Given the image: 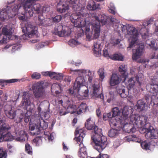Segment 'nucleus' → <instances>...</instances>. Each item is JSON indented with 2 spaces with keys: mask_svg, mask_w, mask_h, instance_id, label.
<instances>
[{
  "mask_svg": "<svg viewBox=\"0 0 158 158\" xmlns=\"http://www.w3.org/2000/svg\"><path fill=\"white\" fill-rule=\"evenodd\" d=\"M85 126L87 130H92L94 131L91 135V139L94 144V147L99 152H101L106 147L107 138L102 135V129L95 125L91 118L87 120Z\"/></svg>",
  "mask_w": 158,
  "mask_h": 158,
  "instance_id": "f257e3e1",
  "label": "nucleus"
},
{
  "mask_svg": "<svg viewBox=\"0 0 158 158\" xmlns=\"http://www.w3.org/2000/svg\"><path fill=\"white\" fill-rule=\"evenodd\" d=\"M90 19L91 23L88 24L92 26L93 31H94V39L98 38L100 35L101 23L102 25H105L108 22L113 27L118 26L117 20L111 16H107L104 14L97 15L94 14Z\"/></svg>",
  "mask_w": 158,
  "mask_h": 158,
  "instance_id": "f03ea898",
  "label": "nucleus"
},
{
  "mask_svg": "<svg viewBox=\"0 0 158 158\" xmlns=\"http://www.w3.org/2000/svg\"><path fill=\"white\" fill-rule=\"evenodd\" d=\"M76 12L72 14L70 17L71 22L73 23L75 27H78L81 30V28L84 27L86 25L91 23L92 15H90L86 12V9L82 12L79 10L74 11Z\"/></svg>",
  "mask_w": 158,
  "mask_h": 158,
  "instance_id": "7ed1b4c3",
  "label": "nucleus"
},
{
  "mask_svg": "<svg viewBox=\"0 0 158 158\" xmlns=\"http://www.w3.org/2000/svg\"><path fill=\"white\" fill-rule=\"evenodd\" d=\"M5 118H0V142L3 141H11L14 139V137L11 135L8 131L10 127L7 124L5 123Z\"/></svg>",
  "mask_w": 158,
  "mask_h": 158,
  "instance_id": "20e7f679",
  "label": "nucleus"
},
{
  "mask_svg": "<svg viewBox=\"0 0 158 158\" xmlns=\"http://www.w3.org/2000/svg\"><path fill=\"white\" fill-rule=\"evenodd\" d=\"M75 134L76 141L79 143L80 147L78 152H84L87 153L86 147L84 146L82 143L85 135V128H80L79 127H77L75 132Z\"/></svg>",
  "mask_w": 158,
  "mask_h": 158,
  "instance_id": "39448f33",
  "label": "nucleus"
},
{
  "mask_svg": "<svg viewBox=\"0 0 158 158\" xmlns=\"http://www.w3.org/2000/svg\"><path fill=\"white\" fill-rule=\"evenodd\" d=\"M148 118L145 116H139L138 115L133 114L130 117V120L134 126L137 127H140L148 125V127L151 126L149 123H147Z\"/></svg>",
  "mask_w": 158,
  "mask_h": 158,
  "instance_id": "423d86ee",
  "label": "nucleus"
},
{
  "mask_svg": "<svg viewBox=\"0 0 158 158\" xmlns=\"http://www.w3.org/2000/svg\"><path fill=\"white\" fill-rule=\"evenodd\" d=\"M124 27L127 29V35H129L131 39V41L129 44V45L127 47V49L129 50V49L133 46L134 44L137 41L138 39L139 33L137 30L133 27H123L122 30L123 31Z\"/></svg>",
  "mask_w": 158,
  "mask_h": 158,
  "instance_id": "0eeeda50",
  "label": "nucleus"
},
{
  "mask_svg": "<svg viewBox=\"0 0 158 158\" xmlns=\"http://www.w3.org/2000/svg\"><path fill=\"white\" fill-rule=\"evenodd\" d=\"M65 3L69 5L73 11L79 10L82 12L85 10L86 4L84 1L80 2L79 0H64Z\"/></svg>",
  "mask_w": 158,
  "mask_h": 158,
  "instance_id": "6e6552de",
  "label": "nucleus"
},
{
  "mask_svg": "<svg viewBox=\"0 0 158 158\" xmlns=\"http://www.w3.org/2000/svg\"><path fill=\"white\" fill-rule=\"evenodd\" d=\"M146 88L150 92L154 94L156 93L153 95L155 97L158 92V75L151 77L150 83L146 86Z\"/></svg>",
  "mask_w": 158,
  "mask_h": 158,
  "instance_id": "1a4fd4ad",
  "label": "nucleus"
},
{
  "mask_svg": "<svg viewBox=\"0 0 158 158\" xmlns=\"http://www.w3.org/2000/svg\"><path fill=\"white\" fill-rule=\"evenodd\" d=\"M43 83L41 82H37L32 85L31 88L33 91L35 97L36 98L42 97L44 94Z\"/></svg>",
  "mask_w": 158,
  "mask_h": 158,
  "instance_id": "9d476101",
  "label": "nucleus"
},
{
  "mask_svg": "<svg viewBox=\"0 0 158 158\" xmlns=\"http://www.w3.org/2000/svg\"><path fill=\"white\" fill-rule=\"evenodd\" d=\"M20 105V107L24 106V108L27 111V113L29 112L30 115L31 114L34 106L33 105L30 104L29 98L26 92L23 93V100Z\"/></svg>",
  "mask_w": 158,
  "mask_h": 158,
  "instance_id": "9b49d317",
  "label": "nucleus"
},
{
  "mask_svg": "<svg viewBox=\"0 0 158 158\" xmlns=\"http://www.w3.org/2000/svg\"><path fill=\"white\" fill-rule=\"evenodd\" d=\"M134 109L131 107L125 106L122 110V115L119 118L120 121L123 122H126L127 123L129 122V118L132 115Z\"/></svg>",
  "mask_w": 158,
  "mask_h": 158,
  "instance_id": "f8f14e48",
  "label": "nucleus"
},
{
  "mask_svg": "<svg viewBox=\"0 0 158 158\" xmlns=\"http://www.w3.org/2000/svg\"><path fill=\"white\" fill-rule=\"evenodd\" d=\"M146 43L153 49L152 52L150 55V58L158 59V48L156 46V41L154 40H146Z\"/></svg>",
  "mask_w": 158,
  "mask_h": 158,
  "instance_id": "ddd939ff",
  "label": "nucleus"
},
{
  "mask_svg": "<svg viewBox=\"0 0 158 158\" xmlns=\"http://www.w3.org/2000/svg\"><path fill=\"white\" fill-rule=\"evenodd\" d=\"M119 126H122L123 130L126 132L128 133H133L135 132L136 131L135 128L134 127L132 123L130 120H129V122L126 123V122H123L120 121Z\"/></svg>",
  "mask_w": 158,
  "mask_h": 158,
  "instance_id": "4468645a",
  "label": "nucleus"
},
{
  "mask_svg": "<svg viewBox=\"0 0 158 158\" xmlns=\"http://www.w3.org/2000/svg\"><path fill=\"white\" fill-rule=\"evenodd\" d=\"M23 33L27 34L29 36L35 34L37 31V28L36 26H33L30 23H27L25 26L22 27Z\"/></svg>",
  "mask_w": 158,
  "mask_h": 158,
  "instance_id": "2eb2a0df",
  "label": "nucleus"
},
{
  "mask_svg": "<svg viewBox=\"0 0 158 158\" xmlns=\"http://www.w3.org/2000/svg\"><path fill=\"white\" fill-rule=\"evenodd\" d=\"M84 80L83 77H77L73 86V89H70L69 90V93L71 94H73L74 92L79 93L80 88L83 86L82 84Z\"/></svg>",
  "mask_w": 158,
  "mask_h": 158,
  "instance_id": "dca6fc26",
  "label": "nucleus"
},
{
  "mask_svg": "<svg viewBox=\"0 0 158 158\" xmlns=\"http://www.w3.org/2000/svg\"><path fill=\"white\" fill-rule=\"evenodd\" d=\"M13 27L12 25H7L3 27L2 29V33L5 35L3 37L2 42H6L7 40L10 39V37H7V36H10L11 35L13 31Z\"/></svg>",
  "mask_w": 158,
  "mask_h": 158,
  "instance_id": "f3484780",
  "label": "nucleus"
},
{
  "mask_svg": "<svg viewBox=\"0 0 158 158\" xmlns=\"http://www.w3.org/2000/svg\"><path fill=\"white\" fill-rule=\"evenodd\" d=\"M147 139H155L158 138V129H154L152 126H150L147 128V132L145 134Z\"/></svg>",
  "mask_w": 158,
  "mask_h": 158,
  "instance_id": "a211bd4d",
  "label": "nucleus"
},
{
  "mask_svg": "<svg viewBox=\"0 0 158 158\" xmlns=\"http://www.w3.org/2000/svg\"><path fill=\"white\" fill-rule=\"evenodd\" d=\"M141 75L143 76L142 74H139L135 77H131L128 81L127 88L128 90H130L133 88L135 83V80L138 82L139 86L141 85V82L140 81L142 80V77H140Z\"/></svg>",
  "mask_w": 158,
  "mask_h": 158,
  "instance_id": "6ab92c4d",
  "label": "nucleus"
},
{
  "mask_svg": "<svg viewBox=\"0 0 158 158\" xmlns=\"http://www.w3.org/2000/svg\"><path fill=\"white\" fill-rule=\"evenodd\" d=\"M53 33L60 37L69 36L70 34L66 31L63 30V26L60 24L55 27Z\"/></svg>",
  "mask_w": 158,
  "mask_h": 158,
  "instance_id": "aec40b11",
  "label": "nucleus"
},
{
  "mask_svg": "<svg viewBox=\"0 0 158 158\" xmlns=\"http://www.w3.org/2000/svg\"><path fill=\"white\" fill-rule=\"evenodd\" d=\"M144 48L143 45H140L138 48L135 50H133V53L132 55L133 60H136L140 58L143 54V51Z\"/></svg>",
  "mask_w": 158,
  "mask_h": 158,
  "instance_id": "412c9836",
  "label": "nucleus"
},
{
  "mask_svg": "<svg viewBox=\"0 0 158 158\" xmlns=\"http://www.w3.org/2000/svg\"><path fill=\"white\" fill-rule=\"evenodd\" d=\"M69 4L65 3V0H60L56 6L57 10L60 13H64L69 9Z\"/></svg>",
  "mask_w": 158,
  "mask_h": 158,
  "instance_id": "4be33fe9",
  "label": "nucleus"
},
{
  "mask_svg": "<svg viewBox=\"0 0 158 158\" xmlns=\"http://www.w3.org/2000/svg\"><path fill=\"white\" fill-rule=\"evenodd\" d=\"M121 80V76L119 75L113 73L110 77L109 84L111 86H114L118 84Z\"/></svg>",
  "mask_w": 158,
  "mask_h": 158,
  "instance_id": "5701e85b",
  "label": "nucleus"
},
{
  "mask_svg": "<svg viewBox=\"0 0 158 158\" xmlns=\"http://www.w3.org/2000/svg\"><path fill=\"white\" fill-rule=\"evenodd\" d=\"M93 47V53L95 56L99 57L101 55V52L102 47L101 44L98 43V42H94Z\"/></svg>",
  "mask_w": 158,
  "mask_h": 158,
  "instance_id": "b1692460",
  "label": "nucleus"
},
{
  "mask_svg": "<svg viewBox=\"0 0 158 158\" xmlns=\"http://www.w3.org/2000/svg\"><path fill=\"white\" fill-rule=\"evenodd\" d=\"M114 127V129L110 130L108 132V135L110 137H113L117 135L118 134V131L122 129V126H120L119 123L116 127Z\"/></svg>",
  "mask_w": 158,
  "mask_h": 158,
  "instance_id": "393cba45",
  "label": "nucleus"
},
{
  "mask_svg": "<svg viewBox=\"0 0 158 158\" xmlns=\"http://www.w3.org/2000/svg\"><path fill=\"white\" fill-rule=\"evenodd\" d=\"M106 116L110 120V124L111 127H116L119 123V121H117L116 119L113 117L111 113L107 114Z\"/></svg>",
  "mask_w": 158,
  "mask_h": 158,
  "instance_id": "a878e982",
  "label": "nucleus"
},
{
  "mask_svg": "<svg viewBox=\"0 0 158 158\" xmlns=\"http://www.w3.org/2000/svg\"><path fill=\"white\" fill-rule=\"evenodd\" d=\"M119 70L122 77L125 80L128 76L126 65L124 64L121 65L119 67Z\"/></svg>",
  "mask_w": 158,
  "mask_h": 158,
  "instance_id": "bb28decb",
  "label": "nucleus"
},
{
  "mask_svg": "<svg viewBox=\"0 0 158 158\" xmlns=\"http://www.w3.org/2000/svg\"><path fill=\"white\" fill-rule=\"evenodd\" d=\"M93 93L94 96L100 98L101 100H103L104 99L103 95L102 94H98V92L99 89V86L98 85L94 84L93 85Z\"/></svg>",
  "mask_w": 158,
  "mask_h": 158,
  "instance_id": "cd10ccee",
  "label": "nucleus"
},
{
  "mask_svg": "<svg viewBox=\"0 0 158 158\" xmlns=\"http://www.w3.org/2000/svg\"><path fill=\"white\" fill-rule=\"evenodd\" d=\"M145 103L142 100H139L137 102L135 106V108L140 111L143 110L144 109Z\"/></svg>",
  "mask_w": 158,
  "mask_h": 158,
  "instance_id": "c85d7f7f",
  "label": "nucleus"
},
{
  "mask_svg": "<svg viewBox=\"0 0 158 158\" xmlns=\"http://www.w3.org/2000/svg\"><path fill=\"white\" fill-rule=\"evenodd\" d=\"M30 128L31 131V133L33 135L40 134V131L42 130L37 124H35L34 126L30 127Z\"/></svg>",
  "mask_w": 158,
  "mask_h": 158,
  "instance_id": "c756f323",
  "label": "nucleus"
},
{
  "mask_svg": "<svg viewBox=\"0 0 158 158\" xmlns=\"http://www.w3.org/2000/svg\"><path fill=\"white\" fill-rule=\"evenodd\" d=\"M88 109L86 103H81L77 109V113L78 114L85 112Z\"/></svg>",
  "mask_w": 158,
  "mask_h": 158,
  "instance_id": "7c9ffc66",
  "label": "nucleus"
},
{
  "mask_svg": "<svg viewBox=\"0 0 158 158\" xmlns=\"http://www.w3.org/2000/svg\"><path fill=\"white\" fill-rule=\"evenodd\" d=\"M40 118L41 119L39 118L38 119V123L37 124L39 126L41 130L46 129L48 127L47 123L42 118Z\"/></svg>",
  "mask_w": 158,
  "mask_h": 158,
  "instance_id": "2f4dec72",
  "label": "nucleus"
},
{
  "mask_svg": "<svg viewBox=\"0 0 158 158\" xmlns=\"http://www.w3.org/2000/svg\"><path fill=\"white\" fill-rule=\"evenodd\" d=\"M61 89V87L59 84L57 83H53L52 85L51 91L52 93H55L56 95L59 94L60 93L59 90Z\"/></svg>",
  "mask_w": 158,
  "mask_h": 158,
  "instance_id": "473e14b6",
  "label": "nucleus"
},
{
  "mask_svg": "<svg viewBox=\"0 0 158 158\" xmlns=\"http://www.w3.org/2000/svg\"><path fill=\"white\" fill-rule=\"evenodd\" d=\"M99 6L98 5H96L95 3L92 1L87 6V8L89 10H93L98 9Z\"/></svg>",
  "mask_w": 158,
  "mask_h": 158,
  "instance_id": "72a5a7b5",
  "label": "nucleus"
},
{
  "mask_svg": "<svg viewBox=\"0 0 158 158\" xmlns=\"http://www.w3.org/2000/svg\"><path fill=\"white\" fill-rule=\"evenodd\" d=\"M116 91L119 94L122 98H126L128 95L127 93V94H126L125 89H124L117 87Z\"/></svg>",
  "mask_w": 158,
  "mask_h": 158,
  "instance_id": "f704fd0d",
  "label": "nucleus"
},
{
  "mask_svg": "<svg viewBox=\"0 0 158 158\" xmlns=\"http://www.w3.org/2000/svg\"><path fill=\"white\" fill-rule=\"evenodd\" d=\"M7 14L6 10L5 9H3L0 12V19L2 21H4L7 19Z\"/></svg>",
  "mask_w": 158,
  "mask_h": 158,
  "instance_id": "c9c22d12",
  "label": "nucleus"
},
{
  "mask_svg": "<svg viewBox=\"0 0 158 158\" xmlns=\"http://www.w3.org/2000/svg\"><path fill=\"white\" fill-rule=\"evenodd\" d=\"M6 116L10 119H13L16 116L15 111L11 110L5 113Z\"/></svg>",
  "mask_w": 158,
  "mask_h": 158,
  "instance_id": "e433bc0d",
  "label": "nucleus"
},
{
  "mask_svg": "<svg viewBox=\"0 0 158 158\" xmlns=\"http://www.w3.org/2000/svg\"><path fill=\"white\" fill-rule=\"evenodd\" d=\"M85 28L84 29L86 35V37L87 39H90L91 37V34H90L89 33L90 30V25H88V24L86 25Z\"/></svg>",
  "mask_w": 158,
  "mask_h": 158,
  "instance_id": "4c0bfd02",
  "label": "nucleus"
},
{
  "mask_svg": "<svg viewBox=\"0 0 158 158\" xmlns=\"http://www.w3.org/2000/svg\"><path fill=\"white\" fill-rule=\"evenodd\" d=\"M22 133V135H20L19 137H18L17 138V140L19 141H23L25 140V138L27 137V135L24 131H20V135Z\"/></svg>",
  "mask_w": 158,
  "mask_h": 158,
  "instance_id": "58836bf2",
  "label": "nucleus"
},
{
  "mask_svg": "<svg viewBox=\"0 0 158 158\" xmlns=\"http://www.w3.org/2000/svg\"><path fill=\"white\" fill-rule=\"evenodd\" d=\"M42 137L41 136H38L34 139L33 142L35 143L36 146H39L42 143Z\"/></svg>",
  "mask_w": 158,
  "mask_h": 158,
  "instance_id": "ea45409f",
  "label": "nucleus"
},
{
  "mask_svg": "<svg viewBox=\"0 0 158 158\" xmlns=\"http://www.w3.org/2000/svg\"><path fill=\"white\" fill-rule=\"evenodd\" d=\"M98 73L99 75L100 78L103 80L105 77V70L103 68H101L98 69Z\"/></svg>",
  "mask_w": 158,
  "mask_h": 158,
  "instance_id": "a19ab883",
  "label": "nucleus"
},
{
  "mask_svg": "<svg viewBox=\"0 0 158 158\" xmlns=\"http://www.w3.org/2000/svg\"><path fill=\"white\" fill-rule=\"evenodd\" d=\"M112 116L113 117H115L116 116L119 115L120 113V111L118 108L117 107H114L112 110Z\"/></svg>",
  "mask_w": 158,
  "mask_h": 158,
  "instance_id": "79ce46f5",
  "label": "nucleus"
},
{
  "mask_svg": "<svg viewBox=\"0 0 158 158\" xmlns=\"http://www.w3.org/2000/svg\"><path fill=\"white\" fill-rule=\"evenodd\" d=\"M141 146L143 149L146 150L149 149L150 147L149 143L146 141H144L142 142L141 143Z\"/></svg>",
  "mask_w": 158,
  "mask_h": 158,
  "instance_id": "37998d69",
  "label": "nucleus"
},
{
  "mask_svg": "<svg viewBox=\"0 0 158 158\" xmlns=\"http://www.w3.org/2000/svg\"><path fill=\"white\" fill-rule=\"evenodd\" d=\"M26 152L29 154L32 155V149L31 146L28 143H26L25 146Z\"/></svg>",
  "mask_w": 158,
  "mask_h": 158,
  "instance_id": "c03bdc74",
  "label": "nucleus"
},
{
  "mask_svg": "<svg viewBox=\"0 0 158 158\" xmlns=\"http://www.w3.org/2000/svg\"><path fill=\"white\" fill-rule=\"evenodd\" d=\"M69 44L71 46L73 47L79 44V43L76 40L71 39L69 41Z\"/></svg>",
  "mask_w": 158,
  "mask_h": 158,
  "instance_id": "a18cd8bd",
  "label": "nucleus"
},
{
  "mask_svg": "<svg viewBox=\"0 0 158 158\" xmlns=\"http://www.w3.org/2000/svg\"><path fill=\"white\" fill-rule=\"evenodd\" d=\"M7 156L6 151L0 148V158H6Z\"/></svg>",
  "mask_w": 158,
  "mask_h": 158,
  "instance_id": "49530a36",
  "label": "nucleus"
},
{
  "mask_svg": "<svg viewBox=\"0 0 158 158\" xmlns=\"http://www.w3.org/2000/svg\"><path fill=\"white\" fill-rule=\"evenodd\" d=\"M111 59L114 60H120L123 61V58L118 54H114L111 57Z\"/></svg>",
  "mask_w": 158,
  "mask_h": 158,
  "instance_id": "de8ad7c7",
  "label": "nucleus"
},
{
  "mask_svg": "<svg viewBox=\"0 0 158 158\" xmlns=\"http://www.w3.org/2000/svg\"><path fill=\"white\" fill-rule=\"evenodd\" d=\"M55 74H53L52 76V77L56 80H60L63 78V74L61 73L57 74L54 72Z\"/></svg>",
  "mask_w": 158,
  "mask_h": 158,
  "instance_id": "09e8293b",
  "label": "nucleus"
},
{
  "mask_svg": "<svg viewBox=\"0 0 158 158\" xmlns=\"http://www.w3.org/2000/svg\"><path fill=\"white\" fill-rule=\"evenodd\" d=\"M4 109L5 113L7 112L12 110V106L11 104L9 103H7L6 105H5L4 106Z\"/></svg>",
  "mask_w": 158,
  "mask_h": 158,
  "instance_id": "8fccbe9b",
  "label": "nucleus"
},
{
  "mask_svg": "<svg viewBox=\"0 0 158 158\" xmlns=\"http://www.w3.org/2000/svg\"><path fill=\"white\" fill-rule=\"evenodd\" d=\"M41 76V75L39 73H34L32 74L31 77L33 79H38L40 78Z\"/></svg>",
  "mask_w": 158,
  "mask_h": 158,
  "instance_id": "3c124183",
  "label": "nucleus"
},
{
  "mask_svg": "<svg viewBox=\"0 0 158 158\" xmlns=\"http://www.w3.org/2000/svg\"><path fill=\"white\" fill-rule=\"evenodd\" d=\"M42 73V75L44 76H49L51 77H52V76L53 75V74H55L54 72L49 71L43 72Z\"/></svg>",
  "mask_w": 158,
  "mask_h": 158,
  "instance_id": "603ef678",
  "label": "nucleus"
},
{
  "mask_svg": "<svg viewBox=\"0 0 158 158\" xmlns=\"http://www.w3.org/2000/svg\"><path fill=\"white\" fill-rule=\"evenodd\" d=\"M78 156L80 158H87V153L85 152H78Z\"/></svg>",
  "mask_w": 158,
  "mask_h": 158,
  "instance_id": "864d4df0",
  "label": "nucleus"
},
{
  "mask_svg": "<svg viewBox=\"0 0 158 158\" xmlns=\"http://www.w3.org/2000/svg\"><path fill=\"white\" fill-rule=\"evenodd\" d=\"M62 19V17L60 15H58L55 16L53 18V20L55 23H58L60 22Z\"/></svg>",
  "mask_w": 158,
  "mask_h": 158,
  "instance_id": "5fc2aeb1",
  "label": "nucleus"
},
{
  "mask_svg": "<svg viewBox=\"0 0 158 158\" xmlns=\"http://www.w3.org/2000/svg\"><path fill=\"white\" fill-rule=\"evenodd\" d=\"M96 158H110V157L108 155L100 153Z\"/></svg>",
  "mask_w": 158,
  "mask_h": 158,
  "instance_id": "6e6d98bb",
  "label": "nucleus"
},
{
  "mask_svg": "<svg viewBox=\"0 0 158 158\" xmlns=\"http://www.w3.org/2000/svg\"><path fill=\"white\" fill-rule=\"evenodd\" d=\"M109 11L112 14L115 15V8L114 6L109 7Z\"/></svg>",
  "mask_w": 158,
  "mask_h": 158,
  "instance_id": "4d7b16f0",
  "label": "nucleus"
},
{
  "mask_svg": "<svg viewBox=\"0 0 158 158\" xmlns=\"http://www.w3.org/2000/svg\"><path fill=\"white\" fill-rule=\"evenodd\" d=\"M71 71L72 72H79L82 73H85L86 71L87 70H80V69H75L73 70L71 69Z\"/></svg>",
  "mask_w": 158,
  "mask_h": 158,
  "instance_id": "13d9d810",
  "label": "nucleus"
},
{
  "mask_svg": "<svg viewBox=\"0 0 158 158\" xmlns=\"http://www.w3.org/2000/svg\"><path fill=\"white\" fill-rule=\"evenodd\" d=\"M103 55L105 57H109V55L108 51L105 49H104L103 51Z\"/></svg>",
  "mask_w": 158,
  "mask_h": 158,
  "instance_id": "bf43d9fd",
  "label": "nucleus"
},
{
  "mask_svg": "<svg viewBox=\"0 0 158 158\" xmlns=\"http://www.w3.org/2000/svg\"><path fill=\"white\" fill-rule=\"evenodd\" d=\"M20 45L18 44H14L12 47V51H14L15 50L18 49L19 48Z\"/></svg>",
  "mask_w": 158,
  "mask_h": 158,
  "instance_id": "052dcab7",
  "label": "nucleus"
},
{
  "mask_svg": "<svg viewBox=\"0 0 158 158\" xmlns=\"http://www.w3.org/2000/svg\"><path fill=\"white\" fill-rule=\"evenodd\" d=\"M27 113H26L25 114V115L24 117V121L25 122L27 123H28L29 121V119H30V115H27Z\"/></svg>",
  "mask_w": 158,
  "mask_h": 158,
  "instance_id": "680f3d73",
  "label": "nucleus"
},
{
  "mask_svg": "<svg viewBox=\"0 0 158 158\" xmlns=\"http://www.w3.org/2000/svg\"><path fill=\"white\" fill-rule=\"evenodd\" d=\"M88 93L89 90L87 89H86L85 90L84 93L83 94L81 95L84 97H88L89 95Z\"/></svg>",
  "mask_w": 158,
  "mask_h": 158,
  "instance_id": "e2e57ef3",
  "label": "nucleus"
},
{
  "mask_svg": "<svg viewBox=\"0 0 158 158\" xmlns=\"http://www.w3.org/2000/svg\"><path fill=\"white\" fill-rule=\"evenodd\" d=\"M43 43H39L36 45V48L37 49H39L40 48H41L43 47L44 46V45L43 44Z\"/></svg>",
  "mask_w": 158,
  "mask_h": 158,
  "instance_id": "0e129e2a",
  "label": "nucleus"
},
{
  "mask_svg": "<svg viewBox=\"0 0 158 158\" xmlns=\"http://www.w3.org/2000/svg\"><path fill=\"white\" fill-rule=\"evenodd\" d=\"M150 96L148 95H146L144 96V99L146 101V102L148 103L149 101Z\"/></svg>",
  "mask_w": 158,
  "mask_h": 158,
  "instance_id": "69168bd1",
  "label": "nucleus"
},
{
  "mask_svg": "<svg viewBox=\"0 0 158 158\" xmlns=\"http://www.w3.org/2000/svg\"><path fill=\"white\" fill-rule=\"evenodd\" d=\"M132 136L131 135L127 136L126 137V140L128 142H129L131 140H133V139L132 138Z\"/></svg>",
  "mask_w": 158,
  "mask_h": 158,
  "instance_id": "338daca9",
  "label": "nucleus"
},
{
  "mask_svg": "<svg viewBox=\"0 0 158 158\" xmlns=\"http://www.w3.org/2000/svg\"><path fill=\"white\" fill-rule=\"evenodd\" d=\"M19 18L20 20L24 21L25 20V15L23 14L22 16H19Z\"/></svg>",
  "mask_w": 158,
  "mask_h": 158,
  "instance_id": "774afa93",
  "label": "nucleus"
}]
</instances>
